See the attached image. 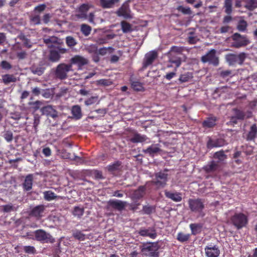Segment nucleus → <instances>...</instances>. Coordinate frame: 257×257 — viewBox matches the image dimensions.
Masks as SVG:
<instances>
[{
	"instance_id": "obj_1",
	"label": "nucleus",
	"mask_w": 257,
	"mask_h": 257,
	"mask_svg": "<svg viewBox=\"0 0 257 257\" xmlns=\"http://www.w3.org/2000/svg\"><path fill=\"white\" fill-rule=\"evenodd\" d=\"M159 242L160 241L158 240L143 243L140 246L142 254L149 257H159L160 255L159 250L161 247Z\"/></svg>"
},
{
	"instance_id": "obj_2",
	"label": "nucleus",
	"mask_w": 257,
	"mask_h": 257,
	"mask_svg": "<svg viewBox=\"0 0 257 257\" xmlns=\"http://www.w3.org/2000/svg\"><path fill=\"white\" fill-rule=\"evenodd\" d=\"M72 65L69 64L60 63L56 67L54 71L55 78L59 80H64L68 77L67 73L72 70Z\"/></svg>"
},
{
	"instance_id": "obj_3",
	"label": "nucleus",
	"mask_w": 257,
	"mask_h": 257,
	"mask_svg": "<svg viewBox=\"0 0 257 257\" xmlns=\"http://www.w3.org/2000/svg\"><path fill=\"white\" fill-rule=\"evenodd\" d=\"M230 221L237 229H240L247 224L248 218L243 213H235L231 217Z\"/></svg>"
},
{
	"instance_id": "obj_4",
	"label": "nucleus",
	"mask_w": 257,
	"mask_h": 257,
	"mask_svg": "<svg viewBox=\"0 0 257 257\" xmlns=\"http://www.w3.org/2000/svg\"><path fill=\"white\" fill-rule=\"evenodd\" d=\"M188 203L189 207L192 212L199 213L202 216L204 215V214H202L205 208L204 202L202 199H189Z\"/></svg>"
},
{
	"instance_id": "obj_5",
	"label": "nucleus",
	"mask_w": 257,
	"mask_h": 257,
	"mask_svg": "<svg viewBox=\"0 0 257 257\" xmlns=\"http://www.w3.org/2000/svg\"><path fill=\"white\" fill-rule=\"evenodd\" d=\"M246 57V54L244 52L240 53L238 55L229 53L225 56L226 61L229 65H234L236 63L241 65L243 63Z\"/></svg>"
},
{
	"instance_id": "obj_6",
	"label": "nucleus",
	"mask_w": 257,
	"mask_h": 257,
	"mask_svg": "<svg viewBox=\"0 0 257 257\" xmlns=\"http://www.w3.org/2000/svg\"><path fill=\"white\" fill-rule=\"evenodd\" d=\"M168 174L163 172H159L155 174V178L151 181L152 184L158 189L164 188L167 184Z\"/></svg>"
},
{
	"instance_id": "obj_7",
	"label": "nucleus",
	"mask_w": 257,
	"mask_h": 257,
	"mask_svg": "<svg viewBox=\"0 0 257 257\" xmlns=\"http://www.w3.org/2000/svg\"><path fill=\"white\" fill-rule=\"evenodd\" d=\"M232 39L233 41L232 46L236 48L246 46L249 43V41L246 36L241 35L237 33H234L232 36Z\"/></svg>"
},
{
	"instance_id": "obj_8",
	"label": "nucleus",
	"mask_w": 257,
	"mask_h": 257,
	"mask_svg": "<svg viewBox=\"0 0 257 257\" xmlns=\"http://www.w3.org/2000/svg\"><path fill=\"white\" fill-rule=\"evenodd\" d=\"M216 50L212 49L209 51L206 54L201 57V61L203 63H209L214 66L219 64V58L216 55Z\"/></svg>"
},
{
	"instance_id": "obj_9",
	"label": "nucleus",
	"mask_w": 257,
	"mask_h": 257,
	"mask_svg": "<svg viewBox=\"0 0 257 257\" xmlns=\"http://www.w3.org/2000/svg\"><path fill=\"white\" fill-rule=\"evenodd\" d=\"M34 234L37 241L46 243H53L54 241V238L52 235L43 229H38L34 232Z\"/></svg>"
},
{
	"instance_id": "obj_10",
	"label": "nucleus",
	"mask_w": 257,
	"mask_h": 257,
	"mask_svg": "<svg viewBox=\"0 0 257 257\" xmlns=\"http://www.w3.org/2000/svg\"><path fill=\"white\" fill-rule=\"evenodd\" d=\"M67 52V50L60 46H57L53 47L50 51L49 58L52 62H58L60 58V55Z\"/></svg>"
},
{
	"instance_id": "obj_11",
	"label": "nucleus",
	"mask_w": 257,
	"mask_h": 257,
	"mask_svg": "<svg viewBox=\"0 0 257 257\" xmlns=\"http://www.w3.org/2000/svg\"><path fill=\"white\" fill-rule=\"evenodd\" d=\"M48 66V63L45 60L39 62L38 64H34L30 67L31 72L38 76L42 75Z\"/></svg>"
},
{
	"instance_id": "obj_12",
	"label": "nucleus",
	"mask_w": 257,
	"mask_h": 257,
	"mask_svg": "<svg viewBox=\"0 0 257 257\" xmlns=\"http://www.w3.org/2000/svg\"><path fill=\"white\" fill-rule=\"evenodd\" d=\"M138 234L143 237H148L154 239L157 236V230L154 227H142L138 230Z\"/></svg>"
},
{
	"instance_id": "obj_13",
	"label": "nucleus",
	"mask_w": 257,
	"mask_h": 257,
	"mask_svg": "<svg viewBox=\"0 0 257 257\" xmlns=\"http://www.w3.org/2000/svg\"><path fill=\"white\" fill-rule=\"evenodd\" d=\"M204 250L207 257H218L220 253L218 246L211 243L206 245Z\"/></svg>"
},
{
	"instance_id": "obj_14",
	"label": "nucleus",
	"mask_w": 257,
	"mask_h": 257,
	"mask_svg": "<svg viewBox=\"0 0 257 257\" xmlns=\"http://www.w3.org/2000/svg\"><path fill=\"white\" fill-rule=\"evenodd\" d=\"M158 57V53L155 51H152L145 55L143 62V69H146L149 66L152 65L155 60Z\"/></svg>"
},
{
	"instance_id": "obj_15",
	"label": "nucleus",
	"mask_w": 257,
	"mask_h": 257,
	"mask_svg": "<svg viewBox=\"0 0 257 257\" xmlns=\"http://www.w3.org/2000/svg\"><path fill=\"white\" fill-rule=\"evenodd\" d=\"M115 13L117 16L122 17L125 19H131L132 18L130 6H126L125 4H122Z\"/></svg>"
},
{
	"instance_id": "obj_16",
	"label": "nucleus",
	"mask_w": 257,
	"mask_h": 257,
	"mask_svg": "<svg viewBox=\"0 0 257 257\" xmlns=\"http://www.w3.org/2000/svg\"><path fill=\"white\" fill-rule=\"evenodd\" d=\"M45 210V206L44 205H37L31 210L29 215L39 220L43 216Z\"/></svg>"
},
{
	"instance_id": "obj_17",
	"label": "nucleus",
	"mask_w": 257,
	"mask_h": 257,
	"mask_svg": "<svg viewBox=\"0 0 257 257\" xmlns=\"http://www.w3.org/2000/svg\"><path fill=\"white\" fill-rule=\"evenodd\" d=\"M89 9V7L87 4L81 5L76 11L77 13L75 17L77 19L86 20L87 18V13Z\"/></svg>"
},
{
	"instance_id": "obj_18",
	"label": "nucleus",
	"mask_w": 257,
	"mask_h": 257,
	"mask_svg": "<svg viewBox=\"0 0 257 257\" xmlns=\"http://www.w3.org/2000/svg\"><path fill=\"white\" fill-rule=\"evenodd\" d=\"M232 110L238 120H243L245 119L250 118L252 116V112L250 110L245 112L237 108H233Z\"/></svg>"
},
{
	"instance_id": "obj_19",
	"label": "nucleus",
	"mask_w": 257,
	"mask_h": 257,
	"mask_svg": "<svg viewBox=\"0 0 257 257\" xmlns=\"http://www.w3.org/2000/svg\"><path fill=\"white\" fill-rule=\"evenodd\" d=\"M168 62L175 66V71H177L182 64V59L179 55L174 54L173 53H168Z\"/></svg>"
},
{
	"instance_id": "obj_20",
	"label": "nucleus",
	"mask_w": 257,
	"mask_h": 257,
	"mask_svg": "<svg viewBox=\"0 0 257 257\" xmlns=\"http://www.w3.org/2000/svg\"><path fill=\"white\" fill-rule=\"evenodd\" d=\"M41 111L44 115H46L48 117H52L54 119H56L58 117V111L52 106L47 105L43 107L41 109Z\"/></svg>"
},
{
	"instance_id": "obj_21",
	"label": "nucleus",
	"mask_w": 257,
	"mask_h": 257,
	"mask_svg": "<svg viewBox=\"0 0 257 257\" xmlns=\"http://www.w3.org/2000/svg\"><path fill=\"white\" fill-rule=\"evenodd\" d=\"M107 204L114 209L121 211L124 209L126 202L119 200L110 199L108 201Z\"/></svg>"
},
{
	"instance_id": "obj_22",
	"label": "nucleus",
	"mask_w": 257,
	"mask_h": 257,
	"mask_svg": "<svg viewBox=\"0 0 257 257\" xmlns=\"http://www.w3.org/2000/svg\"><path fill=\"white\" fill-rule=\"evenodd\" d=\"M149 138L146 135H141L136 131L133 132V137L129 139V141L134 144L141 143L146 142Z\"/></svg>"
},
{
	"instance_id": "obj_23",
	"label": "nucleus",
	"mask_w": 257,
	"mask_h": 257,
	"mask_svg": "<svg viewBox=\"0 0 257 257\" xmlns=\"http://www.w3.org/2000/svg\"><path fill=\"white\" fill-rule=\"evenodd\" d=\"M225 145V141L222 139H217L213 140L209 138L207 141L206 146L208 149H212L214 148H218L223 146Z\"/></svg>"
},
{
	"instance_id": "obj_24",
	"label": "nucleus",
	"mask_w": 257,
	"mask_h": 257,
	"mask_svg": "<svg viewBox=\"0 0 257 257\" xmlns=\"http://www.w3.org/2000/svg\"><path fill=\"white\" fill-rule=\"evenodd\" d=\"M70 62L71 63L70 64L72 65L74 64L77 65L79 67H81L87 64L88 61L87 59L82 56L75 55L70 59Z\"/></svg>"
},
{
	"instance_id": "obj_25",
	"label": "nucleus",
	"mask_w": 257,
	"mask_h": 257,
	"mask_svg": "<svg viewBox=\"0 0 257 257\" xmlns=\"http://www.w3.org/2000/svg\"><path fill=\"white\" fill-rule=\"evenodd\" d=\"M217 121V118L215 116H211L207 117L202 122V126L205 128H212L216 125Z\"/></svg>"
},
{
	"instance_id": "obj_26",
	"label": "nucleus",
	"mask_w": 257,
	"mask_h": 257,
	"mask_svg": "<svg viewBox=\"0 0 257 257\" xmlns=\"http://www.w3.org/2000/svg\"><path fill=\"white\" fill-rule=\"evenodd\" d=\"M33 182V175L28 174L25 177L24 183H23V188L25 191H29L32 188Z\"/></svg>"
},
{
	"instance_id": "obj_27",
	"label": "nucleus",
	"mask_w": 257,
	"mask_h": 257,
	"mask_svg": "<svg viewBox=\"0 0 257 257\" xmlns=\"http://www.w3.org/2000/svg\"><path fill=\"white\" fill-rule=\"evenodd\" d=\"M159 144L152 145L146 150H143V152L149 154L151 157H154L155 155L161 151Z\"/></svg>"
},
{
	"instance_id": "obj_28",
	"label": "nucleus",
	"mask_w": 257,
	"mask_h": 257,
	"mask_svg": "<svg viewBox=\"0 0 257 257\" xmlns=\"http://www.w3.org/2000/svg\"><path fill=\"white\" fill-rule=\"evenodd\" d=\"M257 135V125L254 123L250 127L249 131L247 133L246 140L247 141H253L256 137Z\"/></svg>"
},
{
	"instance_id": "obj_29",
	"label": "nucleus",
	"mask_w": 257,
	"mask_h": 257,
	"mask_svg": "<svg viewBox=\"0 0 257 257\" xmlns=\"http://www.w3.org/2000/svg\"><path fill=\"white\" fill-rule=\"evenodd\" d=\"M165 195L166 197L175 202H180L182 199L181 194L179 192L173 193L166 190L165 191Z\"/></svg>"
},
{
	"instance_id": "obj_30",
	"label": "nucleus",
	"mask_w": 257,
	"mask_h": 257,
	"mask_svg": "<svg viewBox=\"0 0 257 257\" xmlns=\"http://www.w3.org/2000/svg\"><path fill=\"white\" fill-rule=\"evenodd\" d=\"M71 113L73 117L75 119H79L82 116L81 108L78 105H75L72 107Z\"/></svg>"
},
{
	"instance_id": "obj_31",
	"label": "nucleus",
	"mask_w": 257,
	"mask_h": 257,
	"mask_svg": "<svg viewBox=\"0 0 257 257\" xmlns=\"http://www.w3.org/2000/svg\"><path fill=\"white\" fill-rule=\"evenodd\" d=\"M218 168V164L215 162L212 161L207 165L204 166L203 169L205 171V172L209 173L216 171Z\"/></svg>"
},
{
	"instance_id": "obj_32",
	"label": "nucleus",
	"mask_w": 257,
	"mask_h": 257,
	"mask_svg": "<svg viewBox=\"0 0 257 257\" xmlns=\"http://www.w3.org/2000/svg\"><path fill=\"white\" fill-rule=\"evenodd\" d=\"M119 2V0H100L101 7L104 9L112 8L114 4Z\"/></svg>"
},
{
	"instance_id": "obj_33",
	"label": "nucleus",
	"mask_w": 257,
	"mask_h": 257,
	"mask_svg": "<svg viewBox=\"0 0 257 257\" xmlns=\"http://www.w3.org/2000/svg\"><path fill=\"white\" fill-rule=\"evenodd\" d=\"M2 81L5 85H8L11 82H16L17 78L13 74H5L2 76Z\"/></svg>"
},
{
	"instance_id": "obj_34",
	"label": "nucleus",
	"mask_w": 257,
	"mask_h": 257,
	"mask_svg": "<svg viewBox=\"0 0 257 257\" xmlns=\"http://www.w3.org/2000/svg\"><path fill=\"white\" fill-rule=\"evenodd\" d=\"M146 192V187L144 186H140L138 189L134 192V197L137 199L142 198L145 195Z\"/></svg>"
},
{
	"instance_id": "obj_35",
	"label": "nucleus",
	"mask_w": 257,
	"mask_h": 257,
	"mask_svg": "<svg viewBox=\"0 0 257 257\" xmlns=\"http://www.w3.org/2000/svg\"><path fill=\"white\" fill-rule=\"evenodd\" d=\"M190 228L191 230V234L196 235L201 232L202 225L201 223H191L189 225Z\"/></svg>"
},
{
	"instance_id": "obj_36",
	"label": "nucleus",
	"mask_w": 257,
	"mask_h": 257,
	"mask_svg": "<svg viewBox=\"0 0 257 257\" xmlns=\"http://www.w3.org/2000/svg\"><path fill=\"white\" fill-rule=\"evenodd\" d=\"M246 5L244 7L250 11H252L257 8V0H244Z\"/></svg>"
},
{
	"instance_id": "obj_37",
	"label": "nucleus",
	"mask_w": 257,
	"mask_h": 257,
	"mask_svg": "<svg viewBox=\"0 0 257 257\" xmlns=\"http://www.w3.org/2000/svg\"><path fill=\"white\" fill-rule=\"evenodd\" d=\"M121 30L124 33H127L133 31L132 25L129 23L123 21L120 23Z\"/></svg>"
},
{
	"instance_id": "obj_38",
	"label": "nucleus",
	"mask_w": 257,
	"mask_h": 257,
	"mask_svg": "<svg viewBox=\"0 0 257 257\" xmlns=\"http://www.w3.org/2000/svg\"><path fill=\"white\" fill-rule=\"evenodd\" d=\"M131 87L136 91H143L144 87L143 84L138 81H133L131 82Z\"/></svg>"
},
{
	"instance_id": "obj_39",
	"label": "nucleus",
	"mask_w": 257,
	"mask_h": 257,
	"mask_svg": "<svg viewBox=\"0 0 257 257\" xmlns=\"http://www.w3.org/2000/svg\"><path fill=\"white\" fill-rule=\"evenodd\" d=\"M190 238V234H185L182 232H179L177 234L176 239L180 242H184L188 241Z\"/></svg>"
},
{
	"instance_id": "obj_40",
	"label": "nucleus",
	"mask_w": 257,
	"mask_h": 257,
	"mask_svg": "<svg viewBox=\"0 0 257 257\" xmlns=\"http://www.w3.org/2000/svg\"><path fill=\"white\" fill-rule=\"evenodd\" d=\"M193 77V74L191 72H186L180 75L179 81L181 83L189 81Z\"/></svg>"
},
{
	"instance_id": "obj_41",
	"label": "nucleus",
	"mask_w": 257,
	"mask_h": 257,
	"mask_svg": "<svg viewBox=\"0 0 257 257\" xmlns=\"http://www.w3.org/2000/svg\"><path fill=\"white\" fill-rule=\"evenodd\" d=\"M44 198L45 200L50 201L57 198V195L52 191H46L43 192Z\"/></svg>"
},
{
	"instance_id": "obj_42",
	"label": "nucleus",
	"mask_w": 257,
	"mask_h": 257,
	"mask_svg": "<svg viewBox=\"0 0 257 257\" xmlns=\"http://www.w3.org/2000/svg\"><path fill=\"white\" fill-rule=\"evenodd\" d=\"M185 48L183 47H179L177 46H173L171 47L170 51L168 53H173L174 54L181 55L182 52L184 51Z\"/></svg>"
},
{
	"instance_id": "obj_43",
	"label": "nucleus",
	"mask_w": 257,
	"mask_h": 257,
	"mask_svg": "<svg viewBox=\"0 0 257 257\" xmlns=\"http://www.w3.org/2000/svg\"><path fill=\"white\" fill-rule=\"evenodd\" d=\"M72 236L76 239L79 241H83L85 239V235L83 234L81 231L76 230L73 231Z\"/></svg>"
},
{
	"instance_id": "obj_44",
	"label": "nucleus",
	"mask_w": 257,
	"mask_h": 257,
	"mask_svg": "<svg viewBox=\"0 0 257 257\" xmlns=\"http://www.w3.org/2000/svg\"><path fill=\"white\" fill-rule=\"evenodd\" d=\"M213 158L218 159L219 161H223L227 158V156L222 150L215 152L213 155Z\"/></svg>"
},
{
	"instance_id": "obj_45",
	"label": "nucleus",
	"mask_w": 257,
	"mask_h": 257,
	"mask_svg": "<svg viewBox=\"0 0 257 257\" xmlns=\"http://www.w3.org/2000/svg\"><path fill=\"white\" fill-rule=\"evenodd\" d=\"M232 0H225L224 7L227 15H230L232 12Z\"/></svg>"
},
{
	"instance_id": "obj_46",
	"label": "nucleus",
	"mask_w": 257,
	"mask_h": 257,
	"mask_svg": "<svg viewBox=\"0 0 257 257\" xmlns=\"http://www.w3.org/2000/svg\"><path fill=\"white\" fill-rule=\"evenodd\" d=\"M91 30V27L88 25L83 24L81 25V32L85 36H88L89 35Z\"/></svg>"
},
{
	"instance_id": "obj_47",
	"label": "nucleus",
	"mask_w": 257,
	"mask_h": 257,
	"mask_svg": "<svg viewBox=\"0 0 257 257\" xmlns=\"http://www.w3.org/2000/svg\"><path fill=\"white\" fill-rule=\"evenodd\" d=\"M156 207L155 206L152 205H144L143 207L142 211L144 213L147 215H150L153 212H155Z\"/></svg>"
},
{
	"instance_id": "obj_48",
	"label": "nucleus",
	"mask_w": 257,
	"mask_h": 257,
	"mask_svg": "<svg viewBox=\"0 0 257 257\" xmlns=\"http://www.w3.org/2000/svg\"><path fill=\"white\" fill-rule=\"evenodd\" d=\"M72 213L74 216L80 218L84 214V209L78 206H75Z\"/></svg>"
},
{
	"instance_id": "obj_49",
	"label": "nucleus",
	"mask_w": 257,
	"mask_h": 257,
	"mask_svg": "<svg viewBox=\"0 0 257 257\" xmlns=\"http://www.w3.org/2000/svg\"><path fill=\"white\" fill-rule=\"evenodd\" d=\"M3 137L8 143L11 142L14 138L13 132L10 130L5 131L3 133Z\"/></svg>"
},
{
	"instance_id": "obj_50",
	"label": "nucleus",
	"mask_w": 257,
	"mask_h": 257,
	"mask_svg": "<svg viewBox=\"0 0 257 257\" xmlns=\"http://www.w3.org/2000/svg\"><path fill=\"white\" fill-rule=\"evenodd\" d=\"M30 21L31 23L34 25H39L41 24L40 16L39 15L30 16Z\"/></svg>"
},
{
	"instance_id": "obj_51",
	"label": "nucleus",
	"mask_w": 257,
	"mask_h": 257,
	"mask_svg": "<svg viewBox=\"0 0 257 257\" xmlns=\"http://www.w3.org/2000/svg\"><path fill=\"white\" fill-rule=\"evenodd\" d=\"M120 165L121 163L119 161H117L112 164L109 165L107 166V169L109 172H113L118 170Z\"/></svg>"
},
{
	"instance_id": "obj_52",
	"label": "nucleus",
	"mask_w": 257,
	"mask_h": 257,
	"mask_svg": "<svg viewBox=\"0 0 257 257\" xmlns=\"http://www.w3.org/2000/svg\"><path fill=\"white\" fill-rule=\"evenodd\" d=\"M247 26V23L245 20H240L237 26V29L240 32H244L246 30Z\"/></svg>"
},
{
	"instance_id": "obj_53",
	"label": "nucleus",
	"mask_w": 257,
	"mask_h": 257,
	"mask_svg": "<svg viewBox=\"0 0 257 257\" xmlns=\"http://www.w3.org/2000/svg\"><path fill=\"white\" fill-rule=\"evenodd\" d=\"M66 43L69 47H73L77 44L76 40L72 36H67L66 38Z\"/></svg>"
},
{
	"instance_id": "obj_54",
	"label": "nucleus",
	"mask_w": 257,
	"mask_h": 257,
	"mask_svg": "<svg viewBox=\"0 0 257 257\" xmlns=\"http://www.w3.org/2000/svg\"><path fill=\"white\" fill-rule=\"evenodd\" d=\"M177 10L181 12L184 15H191L192 11L189 7H184L182 6H179L177 8Z\"/></svg>"
},
{
	"instance_id": "obj_55",
	"label": "nucleus",
	"mask_w": 257,
	"mask_h": 257,
	"mask_svg": "<svg viewBox=\"0 0 257 257\" xmlns=\"http://www.w3.org/2000/svg\"><path fill=\"white\" fill-rule=\"evenodd\" d=\"M114 50V48L111 47H109L108 48H101L98 50V53L99 54L103 56L105 55L108 51L109 53H112Z\"/></svg>"
},
{
	"instance_id": "obj_56",
	"label": "nucleus",
	"mask_w": 257,
	"mask_h": 257,
	"mask_svg": "<svg viewBox=\"0 0 257 257\" xmlns=\"http://www.w3.org/2000/svg\"><path fill=\"white\" fill-rule=\"evenodd\" d=\"M0 66L3 69L6 70H9L12 68V65L6 60H3L0 63Z\"/></svg>"
},
{
	"instance_id": "obj_57",
	"label": "nucleus",
	"mask_w": 257,
	"mask_h": 257,
	"mask_svg": "<svg viewBox=\"0 0 257 257\" xmlns=\"http://www.w3.org/2000/svg\"><path fill=\"white\" fill-rule=\"evenodd\" d=\"M97 96H91L85 100L84 104L87 106L92 105L95 103L97 101Z\"/></svg>"
},
{
	"instance_id": "obj_58",
	"label": "nucleus",
	"mask_w": 257,
	"mask_h": 257,
	"mask_svg": "<svg viewBox=\"0 0 257 257\" xmlns=\"http://www.w3.org/2000/svg\"><path fill=\"white\" fill-rule=\"evenodd\" d=\"M23 250L27 253H34L36 251L35 247L33 246H24Z\"/></svg>"
},
{
	"instance_id": "obj_59",
	"label": "nucleus",
	"mask_w": 257,
	"mask_h": 257,
	"mask_svg": "<svg viewBox=\"0 0 257 257\" xmlns=\"http://www.w3.org/2000/svg\"><path fill=\"white\" fill-rule=\"evenodd\" d=\"M46 8V6L45 4H40L35 7L34 11L36 13H40L43 12L45 10Z\"/></svg>"
},
{
	"instance_id": "obj_60",
	"label": "nucleus",
	"mask_w": 257,
	"mask_h": 257,
	"mask_svg": "<svg viewBox=\"0 0 257 257\" xmlns=\"http://www.w3.org/2000/svg\"><path fill=\"white\" fill-rule=\"evenodd\" d=\"M3 211L5 212H10L12 211L15 210L14 206L11 204H7L3 206Z\"/></svg>"
},
{
	"instance_id": "obj_61",
	"label": "nucleus",
	"mask_w": 257,
	"mask_h": 257,
	"mask_svg": "<svg viewBox=\"0 0 257 257\" xmlns=\"http://www.w3.org/2000/svg\"><path fill=\"white\" fill-rule=\"evenodd\" d=\"M111 82L107 79H101L97 81V84L98 85L103 86H108L110 84Z\"/></svg>"
},
{
	"instance_id": "obj_62",
	"label": "nucleus",
	"mask_w": 257,
	"mask_h": 257,
	"mask_svg": "<svg viewBox=\"0 0 257 257\" xmlns=\"http://www.w3.org/2000/svg\"><path fill=\"white\" fill-rule=\"evenodd\" d=\"M57 37H52L44 39V42L46 44L55 43L57 41Z\"/></svg>"
},
{
	"instance_id": "obj_63",
	"label": "nucleus",
	"mask_w": 257,
	"mask_h": 257,
	"mask_svg": "<svg viewBox=\"0 0 257 257\" xmlns=\"http://www.w3.org/2000/svg\"><path fill=\"white\" fill-rule=\"evenodd\" d=\"M176 71H175V69L174 71L167 73L166 75L164 76V77L168 80H170L176 76Z\"/></svg>"
},
{
	"instance_id": "obj_64",
	"label": "nucleus",
	"mask_w": 257,
	"mask_h": 257,
	"mask_svg": "<svg viewBox=\"0 0 257 257\" xmlns=\"http://www.w3.org/2000/svg\"><path fill=\"white\" fill-rule=\"evenodd\" d=\"M231 71L230 70H226L220 72V76L223 78H225L231 74Z\"/></svg>"
}]
</instances>
